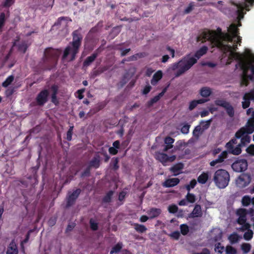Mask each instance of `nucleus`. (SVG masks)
Segmentation results:
<instances>
[{
    "instance_id": "f257e3e1",
    "label": "nucleus",
    "mask_w": 254,
    "mask_h": 254,
    "mask_svg": "<svg viewBox=\"0 0 254 254\" xmlns=\"http://www.w3.org/2000/svg\"><path fill=\"white\" fill-rule=\"evenodd\" d=\"M241 24H231L228 28V33L222 32L218 28L216 31L205 30L198 37V41L209 40L213 46L220 48L224 53L221 62L229 64L232 60H235L243 72L241 77L240 85L247 86L249 80H254V54L249 49H246L244 53L240 54L235 52L237 44L240 43L241 38L238 35V27ZM250 100L254 101V91L246 93L243 97L242 106L244 108H248Z\"/></svg>"
},
{
    "instance_id": "f03ea898",
    "label": "nucleus",
    "mask_w": 254,
    "mask_h": 254,
    "mask_svg": "<svg viewBox=\"0 0 254 254\" xmlns=\"http://www.w3.org/2000/svg\"><path fill=\"white\" fill-rule=\"evenodd\" d=\"M247 114L251 116L246 126L240 129L235 134V138L226 144L229 151L234 155H239L241 152V147L250 142L251 137L249 136L254 132V111L249 109Z\"/></svg>"
},
{
    "instance_id": "7ed1b4c3",
    "label": "nucleus",
    "mask_w": 254,
    "mask_h": 254,
    "mask_svg": "<svg viewBox=\"0 0 254 254\" xmlns=\"http://www.w3.org/2000/svg\"><path fill=\"white\" fill-rule=\"evenodd\" d=\"M207 51L205 46L198 50L194 56L189 55L185 57L179 62L173 64L168 68V71H174L175 77H179L188 70L196 63L197 60L204 55Z\"/></svg>"
},
{
    "instance_id": "20e7f679",
    "label": "nucleus",
    "mask_w": 254,
    "mask_h": 254,
    "mask_svg": "<svg viewBox=\"0 0 254 254\" xmlns=\"http://www.w3.org/2000/svg\"><path fill=\"white\" fill-rule=\"evenodd\" d=\"M81 39V36L77 32H74L73 33L72 43L70 46H68L65 49L63 57V61L68 62L74 59L80 46Z\"/></svg>"
},
{
    "instance_id": "39448f33",
    "label": "nucleus",
    "mask_w": 254,
    "mask_h": 254,
    "mask_svg": "<svg viewBox=\"0 0 254 254\" xmlns=\"http://www.w3.org/2000/svg\"><path fill=\"white\" fill-rule=\"evenodd\" d=\"M237 215L238 216L237 222L242 226L238 230L241 231H246L244 234V238L247 241L250 240L253 238V232L250 229V224L246 223L247 212L246 209L243 208L238 209L237 211Z\"/></svg>"
},
{
    "instance_id": "423d86ee",
    "label": "nucleus",
    "mask_w": 254,
    "mask_h": 254,
    "mask_svg": "<svg viewBox=\"0 0 254 254\" xmlns=\"http://www.w3.org/2000/svg\"><path fill=\"white\" fill-rule=\"evenodd\" d=\"M213 181L218 188L224 189L228 185L230 181L229 173L224 169L218 170L214 174Z\"/></svg>"
},
{
    "instance_id": "0eeeda50",
    "label": "nucleus",
    "mask_w": 254,
    "mask_h": 254,
    "mask_svg": "<svg viewBox=\"0 0 254 254\" xmlns=\"http://www.w3.org/2000/svg\"><path fill=\"white\" fill-rule=\"evenodd\" d=\"M156 158L161 162L164 165H167L168 163L172 162L176 159V156H168L164 153H157L155 155Z\"/></svg>"
},
{
    "instance_id": "6e6552de",
    "label": "nucleus",
    "mask_w": 254,
    "mask_h": 254,
    "mask_svg": "<svg viewBox=\"0 0 254 254\" xmlns=\"http://www.w3.org/2000/svg\"><path fill=\"white\" fill-rule=\"evenodd\" d=\"M247 167V162L244 159L237 160L232 165V168L233 170L237 172H241L246 170Z\"/></svg>"
},
{
    "instance_id": "1a4fd4ad",
    "label": "nucleus",
    "mask_w": 254,
    "mask_h": 254,
    "mask_svg": "<svg viewBox=\"0 0 254 254\" xmlns=\"http://www.w3.org/2000/svg\"><path fill=\"white\" fill-rule=\"evenodd\" d=\"M251 182L250 176L246 174L241 175L236 180L237 186L243 188L247 186Z\"/></svg>"
},
{
    "instance_id": "9d476101",
    "label": "nucleus",
    "mask_w": 254,
    "mask_h": 254,
    "mask_svg": "<svg viewBox=\"0 0 254 254\" xmlns=\"http://www.w3.org/2000/svg\"><path fill=\"white\" fill-rule=\"evenodd\" d=\"M210 236L212 242H216L221 239L222 232L219 228H214L210 232Z\"/></svg>"
},
{
    "instance_id": "9b49d317",
    "label": "nucleus",
    "mask_w": 254,
    "mask_h": 254,
    "mask_svg": "<svg viewBox=\"0 0 254 254\" xmlns=\"http://www.w3.org/2000/svg\"><path fill=\"white\" fill-rule=\"evenodd\" d=\"M216 104L224 107L230 117L233 116L234 113L233 108L228 103L222 100H218L216 101Z\"/></svg>"
},
{
    "instance_id": "f8f14e48",
    "label": "nucleus",
    "mask_w": 254,
    "mask_h": 254,
    "mask_svg": "<svg viewBox=\"0 0 254 254\" xmlns=\"http://www.w3.org/2000/svg\"><path fill=\"white\" fill-rule=\"evenodd\" d=\"M49 92L47 90L41 91L37 97V101L38 104L43 105L47 101Z\"/></svg>"
},
{
    "instance_id": "ddd939ff",
    "label": "nucleus",
    "mask_w": 254,
    "mask_h": 254,
    "mask_svg": "<svg viewBox=\"0 0 254 254\" xmlns=\"http://www.w3.org/2000/svg\"><path fill=\"white\" fill-rule=\"evenodd\" d=\"M227 155V153L226 151H223L219 157L215 160H213L210 163V165L211 166H215L217 164L220 163L222 162L223 160L226 158Z\"/></svg>"
},
{
    "instance_id": "4468645a",
    "label": "nucleus",
    "mask_w": 254,
    "mask_h": 254,
    "mask_svg": "<svg viewBox=\"0 0 254 254\" xmlns=\"http://www.w3.org/2000/svg\"><path fill=\"white\" fill-rule=\"evenodd\" d=\"M179 182L178 178L169 179L163 183V186L166 187H172L177 185Z\"/></svg>"
},
{
    "instance_id": "2eb2a0df",
    "label": "nucleus",
    "mask_w": 254,
    "mask_h": 254,
    "mask_svg": "<svg viewBox=\"0 0 254 254\" xmlns=\"http://www.w3.org/2000/svg\"><path fill=\"white\" fill-rule=\"evenodd\" d=\"M242 237L236 233H233L228 237V240L232 244L238 243Z\"/></svg>"
},
{
    "instance_id": "dca6fc26",
    "label": "nucleus",
    "mask_w": 254,
    "mask_h": 254,
    "mask_svg": "<svg viewBox=\"0 0 254 254\" xmlns=\"http://www.w3.org/2000/svg\"><path fill=\"white\" fill-rule=\"evenodd\" d=\"M183 168V165L181 163H179L171 168L170 170L176 176L181 173Z\"/></svg>"
},
{
    "instance_id": "f3484780",
    "label": "nucleus",
    "mask_w": 254,
    "mask_h": 254,
    "mask_svg": "<svg viewBox=\"0 0 254 254\" xmlns=\"http://www.w3.org/2000/svg\"><path fill=\"white\" fill-rule=\"evenodd\" d=\"M161 212L160 209L151 208L148 211V215L150 219H152L159 216Z\"/></svg>"
},
{
    "instance_id": "a211bd4d",
    "label": "nucleus",
    "mask_w": 254,
    "mask_h": 254,
    "mask_svg": "<svg viewBox=\"0 0 254 254\" xmlns=\"http://www.w3.org/2000/svg\"><path fill=\"white\" fill-rule=\"evenodd\" d=\"M162 77V72L161 70L157 71L153 75L151 81L152 85H155Z\"/></svg>"
},
{
    "instance_id": "6ab92c4d",
    "label": "nucleus",
    "mask_w": 254,
    "mask_h": 254,
    "mask_svg": "<svg viewBox=\"0 0 254 254\" xmlns=\"http://www.w3.org/2000/svg\"><path fill=\"white\" fill-rule=\"evenodd\" d=\"M192 217H200L202 215L201 207L199 205H196L190 214Z\"/></svg>"
},
{
    "instance_id": "aec40b11",
    "label": "nucleus",
    "mask_w": 254,
    "mask_h": 254,
    "mask_svg": "<svg viewBox=\"0 0 254 254\" xmlns=\"http://www.w3.org/2000/svg\"><path fill=\"white\" fill-rule=\"evenodd\" d=\"M58 86L56 85L52 86L51 88V92L52 93V101L55 104L58 103V101L56 98V94L58 92Z\"/></svg>"
},
{
    "instance_id": "412c9836",
    "label": "nucleus",
    "mask_w": 254,
    "mask_h": 254,
    "mask_svg": "<svg viewBox=\"0 0 254 254\" xmlns=\"http://www.w3.org/2000/svg\"><path fill=\"white\" fill-rule=\"evenodd\" d=\"M174 142V139L170 137H167L165 139V143L166 146L164 149L165 151H166L168 149L171 148L173 146L172 144Z\"/></svg>"
},
{
    "instance_id": "4be33fe9",
    "label": "nucleus",
    "mask_w": 254,
    "mask_h": 254,
    "mask_svg": "<svg viewBox=\"0 0 254 254\" xmlns=\"http://www.w3.org/2000/svg\"><path fill=\"white\" fill-rule=\"evenodd\" d=\"M209 173L208 172L202 173L197 179L198 182L202 184H205L208 180Z\"/></svg>"
},
{
    "instance_id": "5701e85b",
    "label": "nucleus",
    "mask_w": 254,
    "mask_h": 254,
    "mask_svg": "<svg viewBox=\"0 0 254 254\" xmlns=\"http://www.w3.org/2000/svg\"><path fill=\"white\" fill-rule=\"evenodd\" d=\"M206 101H207L206 100L203 99H199V100H193L190 103V106H189V108L190 110H192L198 104L204 103L206 102Z\"/></svg>"
},
{
    "instance_id": "b1692460",
    "label": "nucleus",
    "mask_w": 254,
    "mask_h": 254,
    "mask_svg": "<svg viewBox=\"0 0 254 254\" xmlns=\"http://www.w3.org/2000/svg\"><path fill=\"white\" fill-rule=\"evenodd\" d=\"M17 252L16 245L14 243H11L8 247L6 254H17Z\"/></svg>"
},
{
    "instance_id": "393cba45",
    "label": "nucleus",
    "mask_w": 254,
    "mask_h": 254,
    "mask_svg": "<svg viewBox=\"0 0 254 254\" xmlns=\"http://www.w3.org/2000/svg\"><path fill=\"white\" fill-rule=\"evenodd\" d=\"M211 93V89L208 87H203L200 90V94L203 97H208Z\"/></svg>"
},
{
    "instance_id": "a878e982",
    "label": "nucleus",
    "mask_w": 254,
    "mask_h": 254,
    "mask_svg": "<svg viewBox=\"0 0 254 254\" xmlns=\"http://www.w3.org/2000/svg\"><path fill=\"white\" fill-rule=\"evenodd\" d=\"M203 132V129L201 128V126H197L193 131V135L196 138H198Z\"/></svg>"
},
{
    "instance_id": "bb28decb",
    "label": "nucleus",
    "mask_w": 254,
    "mask_h": 254,
    "mask_svg": "<svg viewBox=\"0 0 254 254\" xmlns=\"http://www.w3.org/2000/svg\"><path fill=\"white\" fill-rule=\"evenodd\" d=\"M241 247L243 253L245 254L248 253L251 249V246L248 243L242 244Z\"/></svg>"
},
{
    "instance_id": "cd10ccee",
    "label": "nucleus",
    "mask_w": 254,
    "mask_h": 254,
    "mask_svg": "<svg viewBox=\"0 0 254 254\" xmlns=\"http://www.w3.org/2000/svg\"><path fill=\"white\" fill-rule=\"evenodd\" d=\"M80 190H76L74 191H73L71 194H69L68 197L69 202L75 199L78 196L79 194L80 193Z\"/></svg>"
},
{
    "instance_id": "c85d7f7f",
    "label": "nucleus",
    "mask_w": 254,
    "mask_h": 254,
    "mask_svg": "<svg viewBox=\"0 0 254 254\" xmlns=\"http://www.w3.org/2000/svg\"><path fill=\"white\" fill-rule=\"evenodd\" d=\"M214 250L215 252L221 254L224 251L225 248L222 246L220 243L218 242L215 244Z\"/></svg>"
},
{
    "instance_id": "c756f323",
    "label": "nucleus",
    "mask_w": 254,
    "mask_h": 254,
    "mask_svg": "<svg viewBox=\"0 0 254 254\" xmlns=\"http://www.w3.org/2000/svg\"><path fill=\"white\" fill-rule=\"evenodd\" d=\"M71 20L68 18L62 17L59 19L58 21V24L63 25V26H65L66 24L70 22Z\"/></svg>"
},
{
    "instance_id": "7c9ffc66",
    "label": "nucleus",
    "mask_w": 254,
    "mask_h": 254,
    "mask_svg": "<svg viewBox=\"0 0 254 254\" xmlns=\"http://www.w3.org/2000/svg\"><path fill=\"white\" fill-rule=\"evenodd\" d=\"M227 254H236L237 250L231 246H227L225 249Z\"/></svg>"
},
{
    "instance_id": "2f4dec72",
    "label": "nucleus",
    "mask_w": 254,
    "mask_h": 254,
    "mask_svg": "<svg viewBox=\"0 0 254 254\" xmlns=\"http://www.w3.org/2000/svg\"><path fill=\"white\" fill-rule=\"evenodd\" d=\"M210 123V120L202 121L200 122V125L198 126H201V128L203 129V130L204 131L209 127Z\"/></svg>"
},
{
    "instance_id": "473e14b6",
    "label": "nucleus",
    "mask_w": 254,
    "mask_h": 254,
    "mask_svg": "<svg viewBox=\"0 0 254 254\" xmlns=\"http://www.w3.org/2000/svg\"><path fill=\"white\" fill-rule=\"evenodd\" d=\"M242 204L244 206H248L251 203V198L249 196H245L242 200Z\"/></svg>"
},
{
    "instance_id": "72a5a7b5",
    "label": "nucleus",
    "mask_w": 254,
    "mask_h": 254,
    "mask_svg": "<svg viewBox=\"0 0 254 254\" xmlns=\"http://www.w3.org/2000/svg\"><path fill=\"white\" fill-rule=\"evenodd\" d=\"M134 228L137 231L141 233H143L146 230V228L142 225L135 224Z\"/></svg>"
},
{
    "instance_id": "f704fd0d",
    "label": "nucleus",
    "mask_w": 254,
    "mask_h": 254,
    "mask_svg": "<svg viewBox=\"0 0 254 254\" xmlns=\"http://www.w3.org/2000/svg\"><path fill=\"white\" fill-rule=\"evenodd\" d=\"M186 199L189 203H193L195 200V196L191 193H188L186 196Z\"/></svg>"
},
{
    "instance_id": "c9c22d12",
    "label": "nucleus",
    "mask_w": 254,
    "mask_h": 254,
    "mask_svg": "<svg viewBox=\"0 0 254 254\" xmlns=\"http://www.w3.org/2000/svg\"><path fill=\"white\" fill-rule=\"evenodd\" d=\"M90 227L93 230H96L98 229V223L97 221L93 219H91L90 221Z\"/></svg>"
},
{
    "instance_id": "e433bc0d",
    "label": "nucleus",
    "mask_w": 254,
    "mask_h": 254,
    "mask_svg": "<svg viewBox=\"0 0 254 254\" xmlns=\"http://www.w3.org/2000/svg\"><path fill=\"white\" fill-rule=\"evenodd\" d=\"M13 80V77L12 76H9L7 79L3 82L2 85L4 87H7L8 86Z\"/></svg>"
},
{
    "instance_id": "4c0bfd02",
    "label": "nucleus",
    "mask_w": 254,
    "mask_h": 254,
    "mask_svg": "<svg viewBox=\"0 0 254 254\" xmlns=\"http://www.w3.org/2000/svg\"><path fill=\"white\" fill-rule=\"evenodd\" d=\"M96 55H93L90 57H89L84 62L85 65H88L91 62H92L95 59Z\"/></svg>"
},
{
    "instance_id": "58836bf2",
    "label": "nucleus",
    "mask_w": 254,
    "mask_h": 254,
    "mask_svg": "<svg viewBox=\"0 0 254 254\" xmlns=\"http://www.w3.org/2000/svg\"><path fill=\"white\" fill-rule=\"evenodd\" d=\"M121 248H122V244L118 243L115 247H113V248L111 250L110 253L113 254L114 253H117L121 250Z\"/></svg>"
},
{
    "instance_id": "ea45409f",
    "label": "nucleus",
    "mask_w": 254,
    "mask_h": 254,
    "mask_svg": "<svg viewBox=\"0 0 254 254\" xmlns=\"http://www.w3.org/2000/svg\"><path fill=\"white\" fill-rule=\"evenodd\" d=\"M181 233L183 235H186L189 231V228L187 225L185 224H182L181 225Z\"/></svg>"
},
{
    "instance_id": "a19ab883",
    "label": "nucleus",
    "mask_w": 254,
    "mask_h": 254,
    "mask_svg": "<svg viewBox=\"0 0 254 254\" xmlns=\"http://www.w3.org/2000/svg\"><path fill=\"white\" fill-rule=\"evenodd\" d=\"M196 184V182L195 180H192L190 182V184L186 186L187 189L190 191L191 189L193 188Z\"/></svg>"
},
{
    "instance_id": "79ce46f5",
    "label": "nucleus",
    "mask_w": 254,
    "mask_h": 254,
    "mask_svg": "<svg viewBox=\"0 0 254 254\" xmlns=\"http://www.w3.org/2000/svg\"><path fill=\"white\" fill-rule=\"evenodd\" d=\"M73 127H70L66 134V139L70 141L72 138V132Z\"/></svg>"
},
{
    "instance_id": "37998d69",
    "label": "nucleus",
    "mask_w": 254,
    "mask_h": 254,
    "mask_svg": "<svg viewBox=\"0 0 254 254\" xmlns=\"http://www.w3.org/2000/svg\"><path fill=\"white\" fill-rule=\"evenodd\" d=\"M91 166L95 168L99 166V159L98 158H95L91 162Z\"/></svg>"
},
{
    "instance_id": "c03bdc74",
    "label": "nucleus",
    "mask_w": 254,
    "mask_h": 254,
    "mask_svg": "<svg viewBox=\"0 0 254 254\" xmlns=\"http://www.w3.org/2000/svg\"><path fill=\"white\" fill-rule=\"evenodd\" d=\"M190 129V126L188 125H185L181 128V131L183 133L187 134L189 132Z\"/></svg>"
},
{
    "instance_id": "a18cd8bd",
    "label": "nucleus",
    "mask_w": 254,
    "mask_h": 254,
    "mask_svg": "<svg viewBox=\"0 0 254 254\" xmlns=\"http://www.w3.org/2000/svg\"><path fill=\"white\" fill-rule=\"evenodd\" d=\"M178 210V207L176 205H171L169 206L168 210L171 213H175Z\"/></svg>"
},
{
    "instance_id": "49530a36",
    "label": "nucleus",
    "mask_w": 254,
    "mask_h": 254,
    "mask_svg": "<svg viewBox=\"0 0 254 254\" xmlns=\"http://www.w3.org/2000/svg\"><path fill=\"white\" fill-rule=\"evenodd\" d=\"M194 6V5L193 2L190 3L189 6L185 10V13H188L190 12L193 9Z\"/></svg>"
},
{
    "instance_id": "de8ad7c7",
    "label": "nucleus",
    "mask_w": 254,
    "mask_h": 254,
    "mask_svg": "<svg viewBox=\"0 0 254 254\" xmlns=\"http://www.w3.org/2000/svg\"><path fill=\"white\" fill-rule=\"evenodd\" d=\"M247 152L252 155H254V145L252 144L247 148Z\"/></svg>"
},
{
    "instance_id": "09e8293b",
    "label": "nucleus",
    "mask_w": 254,
    "mask_h": 254,
    "mask_svg": "<svg viewBox=\"0 0 254 254\" xmlns=\"http://www.w3.org/2000/svg\"><path fill=\"white\" fill-rule=\"evenodd\" d=\"M213 6H216L220 10L223 11V9L222 8V2L221 1H219L217 3H213L212 4Z\"/></svg>"
},
{
    "instance_id": "8fccbe9b",
    "label": "nucleus",
    "mask_w": 254,
    "mask_h": 254,
    "mask_svg": "<svg viewBox=\"0 0 254 254\" xmlns=\"http://www.w3.org/2000/svg\"><path fill=\"white\" fill-rule=\"evenodd\" d=\"M84 91V89L79 90L77 91L76 93V96L79 99H81L83 98V96L82 95Z\"/></svg>"
},
{
    "instance_id": "3c124183",
    "label": "nucleus",
    "mask_w": 254,
    "mask_h": 254,
    "mask_svg": "<svg viewBox=\"0 0 254 254\" xmlns=\"http://www.w3.org/2000/svg\"><path fill=\"white\" fill-rule=\"evenodd\" d=\"M5 15L4 13H1L0 15V29L2 27L4 22Z\"/></svg>"
},
{
    "instance_id": "603ef678",
    "label": "nucleus",
    "mask_w": 254,
    "mask_h": 254,
    "mask_svg": "<svg viewBox=\"0 0 254 254\" xmlns=\"http://www.w3.org/2000/svg\"><path fill=\"white\" fill-rule=\"evenodd\" d=\"M117 149H118L117 148H116L114 147H111L109 149V151L111 154H112L113 155H115L118 152Z\"/></svg>"
},
{
    "instance_id": "864d4df0",
    "label": "nucleus",
    "mask_w": 254,
    "mask_h": 254,
    "mask_svg": "<svg viewBox=\"0 0 254 254\" xmlns=\"http://www.w3.org/2000/svg\"><path fill=\"white\" fill-rule=\"evenodd\" d=\"M171 236L175 239H178L180 236V233L178 232H174L172 233Z\"/></svg>"
},
{
    "instance_id": "5fc2aeb1",
    "label": "nucleus",
    "mask_w": 254,
    "mask_h": 254,
    "mask_svg": "<svg viewBox=\"0 0 254 254\" xmlns=\"http://www.w3.org/2000/svg\"><path fill=\"white\" fill-rule=\"evenodd\" d=\"M151 86L149 85H146L143 89V93L146 94L148 93L151 90Z\"/></svg>"
},
{
    "instance_id": "6e6d98bb",
    "label": "nucleus",
    "mask_w": 254,
    "mask_h": 254,
    "mask_svg": "<svg viewBox=\"0 0 254 254\" xmlns=\"http://www.w3.org/2000/svg\"><path fill=\"white\" fill-rule=\"evenodd\" d=\"M14 0H6L4 5L5 6H9L12 5L14 2Z\"/></svg>"
},
{
    "instance_id": "4d7b16f0",
    "label": "nucleus",
    "mask_w": 254,
    "mask_h": 254,
    "mask_svg": "<svg viewBox=\"0 0 254 254\" xmlns=\"http://www.w3.org/2000/svg\"><path fill=\"white\" fill-rule=\"evenodd\" d=\"M188 202L187 201V199H184L180 201L179 203L180 205L184 206V205H187L188 204Z\"/></svg>"
},
{
    "instance_id": "13d9d810",
    "label": "nucleus",
    "mask_w": 254,
    "mask_h": 254,
    "mask_svg": "<svg viewBox=\"0 0 254 254\" xmlns=\"http://www.w3.org/2000/svg\"><path fill=\"white\" fill-rule=\"evenodd\" d=\"M149 218H149V216H146L145 215H143L140 217V220L142 222H146Z\"/></svg>"
},
{
    "instance_id": "bf43d9fd",
    "label": "nucleus",
    "mask_w": 254,
    "mask_h": 254,
    "mask_svg": "<svg viewBox=\"0 0 254 254\" xmlns=\"http://www.w3.org/2000/svg\"><path fill=\"white\" fill-rule=\"evenodd\" d=\"M113 164H114V169H117L118 168V166H117V164L118 163V160L117 158L113 160Z\"/></svg>"
},
{
    "instance_id": "052dcab7",
    "label": "nucleus",
    "mask_w": 254,
    "mask_h": 254,
    "mask_svg": "<svg viewBox=\"0 0 254 254\" xmlns=\"http://www.w3.org/2000/svg\"><path fill=\"white\" fill-rule=\"evenodd\" d=\"M113 146L117 149L119 148L120 142L119 141H116L113 143Z\"/></svg>"
},
{
    "instance_id": "680f3d73",
    "label": "nucleus",
    "mask_w": 254,
    "mask_h": 254,
    "mask_svg": "<svg viewBox=\"0 0 254 254\" xmlns=\"http://www.w3.org/2000/svg\"><path fill=\"white\" fill-rule=\"evenodd\" d=\"M193 254H209V251L207 249H204L202 252L200 253Z\"/></svg>"
},
{
    "instance_id": "e2e57ef3",
    "label": "nucleus",
    "mask_w": 254,
    "mask_h": 254,
    "mask_svg": "<svg viewBox=\"0 0 254 254\" xmlns=\"http://www.w3.org/2000/svg\"><path fill=\"white\" fill-rule=\"evenodd\" d=\"M208 114V112L207 111H204L200 113V116L201 117H204Z\"/></svg>"
},
{
    "instance_id": "0e129e2a",
    "label": "nucleus",
    "mask_w": 254,
    "mask_h": 254,
    "mask_svg": "<svg viewBox=\"0 0 254 254\" xmlns=\"http://www.w3.org/2000/svg\"><path fill=\"white\" fill-rule=\"evenodd\" d=\"M159 99H160V96H157L152 99L151 102L152 103L156 102L158 101L159 100Z\"/></svg>"
},
{
    "instance_id": "69168bd1",
    "label": "nucleus",
    "mask_w": 254,
    "mask_h": 254,
    "mask_svg": "<svg viewBox=\"0 0 254 254\" xmlns=\"http://www.w3.org/2000/svg\"><path fill=\"white\" fill-rule=\"evenodd\" d=\"M168 51L170 52V53L171 54L172 57L173 58L174 57L175 51L173 49H171L170 48H168Z\"/></svg>"
},
{
    "instance_id": "338daca9",
    "label": "nucleus",
    "mask_w": 254,
    "mask_h": 254,
    "mask_svg": "<svg viewBox=\"0 0 254 254\" xmlns=\"http://www.w3.org/2000/svg\"><path fill=\"white\" fill-rule=\"evenodd\" d=\"M129 51V49H127L125 50L124 51H122L121 54L122 56H125Z\"/></svg>"
},
{
    "instance_id": "774afa93",
    "label": "nucleus",
    "mask_w": 254,
    "mask_h": 254,
    "mask_svg": "<svg viewBox=\"0 0 254 254\" xmlns=\"http://www.w3.org/2000/svg\"><path fill=\"white\" fill-rule=\"evenodd\" d=\"M169 57L167 55L164 56L162 58V62L165 63L168 61Z\"/></svg>"
}]
</instances>
